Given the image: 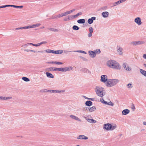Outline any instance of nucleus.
<instances>
[{
    "instance_id": "f257e3e1",
    "label": "nucleus",
    "mask_w": 146,
    "mask_h": 146,
    "mask_svg": "<svg viewBox=\"0 0 146 146\" xmlns=\"http://www.w3.org/2000/svg\"><path fill=\"white\" fill-rule=\"evenodd\" d=\"M95 91L97 95L100 97H102L105 94L104 89L100 87H96Z\"/></svg>"
},
{
    "instance_id": "f03ea898",
    "label": "nucleus",
    "mask_w": 146,
    "mask_h": 146,
    "mask_svg": "<svg viewBox=\"0 0 146 146\" xmlns=\"http://www.w3.org/2000/svg\"><path fill=\"white\" fill-rule=\"evenodd\" d=\"M119 82V80L116 79H109L106 83V85L108 87H110L115 85Z\"/></svg>"
},
{
    "instance_id": "7ed1b4c3",
    "label": "nucleus",
    "mask_w": 146,
    "mask_h": 146,
    "mask_svg": "<svg viewBox=\"0 0 146 146\" xmlns=\"http://www.w3.org/2000/svg\"><path fill=\"white\" fill-rule=\"evenodd\" d=\"M100 52V50L99 49H97L93 51L89 50L88 52L89 56L92 58H94L96 54H99Z\"/></svg>"
},
{
    "instance_id": "20e7f679",
    "label": "nucleus",
    "mask_w": 146,
    "mask_h": 146,
    "mask_svg": "<svg viewBox=\"0 0 146 146\" xmlns=\"http://www.w3.org/2000/svg\"><path fill=\"white\" fill-rule=\"evenodd\" d=\"M73 69L72 66H68L62 68H55L54 70L61 72H66L67 71H70Z\"/></svg>"
},
{
    "instance_id": "39448f33",
    "label": "nucleus",
    "mask_w": 146,
    "mask_h": 146,
    "mask_svg": "<svg viewBox=\"0 0 146 146\" xmlns=\"http://www.w3.org/2000/svg\"><path fill=\"white\" fill-rule=\"evenodd\" d=\"M103 63H106L107 64H117L116 61L113 60L109 59L107 58L104 59L102 61Z\"/></svg>"
},
{
    "instance_id": "423d86ee",
    "label": "nucleus",
    "mask_w": 146,
    "mask_h": 146,
    "mask_svg": "<svg viewBox=\"0 0 146 146\" xmlns=\"http://www.w3.org/2000/svg\"><path fill=\"white\" fill-rule=\"evenodd\" d=\"M1 8H3L7 7H13L15 8H22L23 7V6H17L13 5H6L1 6Z\"/></svg>"
},
{
    "instance_id": "0eeeda50",
    "label": "nucleus",
    "mask_w": 146,
    "mask_h": 146,
    "mask_svg": "<svg viewBox=\"0 0 146 146\" xmlns=\"http://www.w3.org/2000/svg\"><path fill=\"white\" fill-rule=\"evenodd\" d=\"M144 41H135L131 42V44L133 46H137L144 44Z\"/></svg>"
},
{
    "instance_id": "6e6552de",
    "label": "nucleus",
    "mask_w": 146,
    "mask_h": 146,
    "mask_svg": "<svg viewBox=\"0 0 146 146\" xmlns=\"http://www.w3.org/2000/svg\"><path fill=\"white\" fill-rule=\"evenodd\" d=\"M117 54L120 55H123V48L120 46H117Z\"/></svg>"
},
{
    "instance_id": "1a4fd4ad",
    "label": "nucleus",
    "mask_w": 146,
    "mask_h": 146,
    "mask_svg": "<svg viewBox=\"0 0 146 146\" xmlns=\"http://www.w3.org/2000/svg\"><path fill=\"white\" fill-rule=\"evenodd\" d=\"M134 21L135 23L138 25H140L142 24V22L141 18L139 17H137L135 18Z\"/></svg>"
},
{
    "instance_id": "9d476101",
    "label": "nucleus",
    "mask_w": 146,
    "mask_h": 146,
    "mask_svg": "<svg viewBox=\"0 0 146 146\" xmlns=\"http://www.w3.org/2000/svg\"><path fill=\"white\" fill-rule=\"evenodd\" d=\"M111 125L109 123L104 124L103 127V128L107 130H111Z\"/></svg>"
},
{
    "instance_id": "9b49d317",
    "label": "nucleus",
    "mask_w": 146,
    "mask_h": 146,
    "mask_svg": "<svg viewBox=\"0 0 146 146\" xmlns=\"http://www.w3.org/2000/svg\"><path fill=\"white\" fill-rule=\"evenodd\" d=\"M101 81L103 82H107L108 80V77L106 75H102L101 76Z\"/></svg>"
},
{
    "instance_id": "f8f14e48",
    "label": "nucleus",
    "mask_w": 146,
    "mask_h": 146,
    "mask_svg": "<svg viewBox=\"0 0 146 146\" xmlns=\"http://www.w3.org/2000/svg\"><path fill=\"white\" fill-rule=\"evenodd\" d=\"M127 0H119L117 2H115L113 3V7L116 6L117 5H119L121 3H123L125 1Z\"/></svg>"
},
{
    "instance_id": "ddd939ff",
    "label": "nucleus",
    "mask_w": 146,
    "mask_h": 146,
    "mask_svg": "<svg viewBox=\"0 0 146 146\" xmlns=\"http://www.w3.org/2000/svg\"><path fill=\"white\" fill-rule=\"evenodd\" d=\"M75 9H73L70 11H66L65 12L63 13L64 16H66L68 15L71 14L73 12L75 11Z\"/></svg>"
},
{
    "instance_id": "4468645a",
    "label": "nucleus",
    "mask_w": 146,
    "mask_h": 146,
    "mask_svg": "<svg viewBox=\"0 0 146 146\" xmlns=\"http://www.w3.org/2000/svg\"><path fill=\"white\" fill-rule=\"evenodd\" d=\"M70 117L71 118L73 119H74V120L78 121L80 122L81 121V119H80L78 117H77L73 115H70Z\"/></svg>"
},
{
    "instance_id": "2eb2a0df",
    "label": "nucleus",
    "mask_w": 146,
    "mask_h": 146,
    "mask_svg": "<svg viewBox=\"0 0 146 146\" xmlns=\"http://www.w3.org/2000/svg\"><path fill=\"white\" fill-rule=\"evenodd\" d=\"M47 43V42L46 41H43L41 42L38 43L36 44H33L31 43V45L36 46V47H38L40 46L41 45L43 44H45Z\"/></svg>"
},
{
    "instance_id": "dca6fc26",
    "label": "nucleus",
    "mask_w": 146,
    "mask_h": 146,
    "mask_svg": "<svg viewBox=\"0 0 146 146\" xmlns=\"http://www.w3.org/2000/svg\"><path fill=\"white\" fill-rule=\"evenodd\" d=\"M109 13L107 11H104L102 13L101 15L104 18H107L109 16Z\"/></svg>"
},
{
    "instance_id": "f3484780",
    "label": "nucleus",
    "mask_w": 146,
    "mask_h": 146,
    "mask_svg": "<svg viewBox=\"0 0 146 146\" xmlns=\"http://www.w3.org/2000/svg\"><path fill=\"white\" fill-rule=\"evenodd\" d=\"M82 14V13L80 12L74 15H71V18H72V19L73 20L74 19L76 18L79 16L81 15Z\"/></svg>"
},
{
    "instance_id": "a211bd4d",
    "label": "nucleus",
    "mask_w": 146,
    "mask_h": 146,
    "mask_svg": "<svg viewBox=\"0 0 146 146\" xmlns=\"http://www.w3.org/2000/svg\"><path fill=\"white\" fill-rule=\"evenodd\" d=\"M96 19V17H92L91 18L89 19L88 21V23L90 24H92L94 20Z\"/></svg>"
},
{
    "instance_id": "6ab92c4d",
    "label": "nucleus",
    "mask_w": 146,
    "mask_h": 146,
    "mask_svg": "<svg viewBox=\"0 0 146 146\" xmlns=\"http://www.w3.org/2000/svg\"><path fill=\"white\" fill-rule=\"evenodd\" d=\"M41 25V24L39 23H37L35 24H34L31 25H29V28H34L39 27Z\"/></svg>"
},
{
    "instance_id": "aec40b11",
    "label": "nucleus",
    "mask_w": 146,
    "mask_h": 146,
    "mask_svg": "<svg viewBox=\"0 0 146 146\" xmlns=\"http://www.w3.org/2000/svg\"><path fill=\"white\" fill-rule=\"evenodd\" d=\"M86 108L87 110H89L90 112H92L96 110V108L94 106H92L90 108L89 107L88 108L86 107Z\"/></svg>"
},
{
    "instance_id": "412c9836",
    "label": "nucleus",
    "mask_w": 146,
    "mask_h": 146,
    "mask_svg": "<svg viewBox=\"0 0 146 146\" xmlns=\"http://www.w3.org/2000/svg\"><path fill=\"white\" fill-rule=\"evenodd\" d=\"M130 111L128 109H125L123 110L122 114L123 115H126L129 113Z\"/></svg>"
},
{
    "instance_id": "4be33fe9",
    "label": "nucleus",
    "mask_w": 146,
    "mask_h": 146,
    "mask_svg": "<svg viewBox=\"0 0 146 146\" xmlns=\"http://www.w3.org/2000/svg\"><path fill=\"white\" fill-rule=\"evenodd\" d=\"M81 71L83 72L88 73L90 74H91V72L86 68H82L81 69Z\"/></svg>"
},
{
    "instance_id": "5701e85b",
    "label": "nucleus",
    "mask_w": 146,
    "mask_h": 146,
    "mask_svg": "<svg viewBox=\"0 0 146 146\" xmlns=\"http://www.w3.org/2000/svg\"><path fill=\"white\" fill-rule=\"evenodd\" d=\"M87 121L89 122L92 123H94L96 122V121L93 119H90L89 118L86 119Z\"/></svg>"
},
{
    "instance_id": "b1692460",
    "label": "nucleus",
    "mask_w": 146,
    "mask_h": 146,
    "mask_svg": "<svg viewBox=\"0 0 146 146\" xmlns=\"http://www.w3.org/2000/svg\"><path fill=\"white\" fill-rule=\"evenodd\" d=\"M123 66L124 68L127 71H130L131 70L130 67L128 66L127 64H123Z\"/></svg>"
},
{
    "instance_id": "393cba45",
    "label": "nucleus",
    "mask_w": 146,
    "mask_h": 146,
    "mask_svg": "<svg viewBox=\"0 0 146 146\" xmlns=\"http://www.w3.org/2000/svg\"><path fill=\"white\" fill-rule=\"evenodd\" d=\"M47 76L49 78H54V76L51 73L48 72L46 73Z\"/></svg>"
},
{
    "instance_id": "a878e982",
    "label": "nucleus",
    "mask_w": 146,
    "mask_h": 146,
    "mask_svg": "<svg viewBox=\"0 0 146 146\" xmlns=\"http://www.w3.org/2000/svg\"><path fill=\"white\" fill-rule=\"evenodd\" d=\"M63 53V50H54V54H60Z\"/></svg>"
},
{
    "instance_id": "bb28decb",
    "label": "nucleus",
    "mask_w": 146,
    "mask_h": 146,
    "mask_svg": "<svg viewBox=\"0 0 146 146\" xmlns=\"http://www.w3.org/2000/svg\"><path fill=\"white\" fill-rule=\"evenodd\" d=\"M71 16V15H68L67 16V18L65 17L64 19V21H68L72 20V18H70Z\"/></svg>"
},
{
    "instance_id": "cd10ccee",
    "label": "nucleus",
    "mask_w": 146,
    "mask_h": 146,
    "mask_svg": "<svg viewBox=\"0 0 146 146\" xmlns=\"http://www.w3.org/2000/svg\"><path fill=\"white\" fill-rule=\"evenodd\" d=\"M77 22L79 24H83L85 23V20L84 19H80L78 20Z\"/></svg>"
},
{
    "instance_id": "c85d7f7f",
    "label": "nucleus",
    "mask_w": 146,
    "mask_h": 146,
    "mask_svg": "<svg viewBox=\"0 0 146 146\" xmlns=\"http://www.w3.org/2000/svg\"><path fill=\"white\" fill-rule=\"evenodd\" d=\"M64 16L63 13H62L60 14H59L57 15H55L54 16V18H59L62 17Z\"/></svg>"
},
{
    "instance_id": "c756f323",
    "label": "nucleus",
    "mask_w": 146,
    "mask_h": 146,
    "mask_svg": "<svg viewBox=\"0 0 146 146\" xmlns=\"http://www.w3.org/2000/svg\"><path fill=\"white\" fill-rule=\"evenodd\" d=\"M140 73L144 76H146V71L141 69H140Z\"/></svg>"
},
{
    "instance_id": "7c9ffc66",
    "label": "nucleus",
    "mask_w": 146,
    "mask_h": 146,
    "mask_svg": "<svg viewBox=\"0 0 146 146\" xmlns=\"http://www.w3.org/2000/svg\"><path fill=\"white\" fill-rule=\"evenodd\" d=\"M48 29L50 31L54 32H58V29L54 28H48Z\"/></svg>"
},
{
    "instance_id": "2f4dec72",
    "label": "nucleus",
    "mask_w": 146,
    "mask_h": 146,
    "mask_svg": "<svg viewBox=\"0 0 146 146\" xmlns=\"http://www.w3.org/2000/svg\"><path fill=\"white\" fill-rule=\"evenodd\" d=\"M92 102L90 101H87L85 103V104L88 106H90L92 105Z\"/></svg>"
},
{
    "instance_id": "473e14b6",
    "label": "nucleus",
    "mask_w": 146,
    "mask_h": 146,
    "mask_svg": "<svg viewBox=\"0 0 146 146\" xmlns=\"http://www.w3.org/2000/svg\"><path fill=\"white\" fill-rule=\"evenodd\" d=\"M49 63L51 64L52 63V64H63L64 63L60 62H48Z\"/></svg>"
},
{
    "instance_id": "72a5a7b5",
    "label": "nucleus",
    "mask_w": 146,
    "mask_h": 146,
    "mask_svg": "<svg viewBox=\"0 0 146 146\" xmlns=\"http://www.w3.org/2000/svg\"><path fill=\"white\" fill-rule=\"evenodd\" d=\"M107 65L109 67L114 69L115 65H119V64H107Z\"/></svg>"
},
{
    "instance_id": "f704fd0d",
    "label": "nucleus",
    "mask_w": 146,
    "mask_h": 146,
    "mask_svg": "<svg viewBox=\"0 0 146 146\" xmlns=\"http://www.w3.org/2000/svg\"><path fill=\"white\" fill-rule=\"evenodd\" d=\"M74 52L83 53L85 54H87V53L86 52L82 50H75L74 51Z\"/></svg>"
},
{
    "instance_id": "c9c22d12",
    "label": "nucleus",
    "mask_w": 146,
    "mask_h": 146,
    "mask_svg": "<svg viewBox=\"0 0 146 146\" xmlns=\"http://www.w3.org/2000/svg\"><path fill=\"white\" fill-rule=\"evenodd\" d=\"M29 45H31V43H29L23 45L22 46V47L24 48H25L27 47H28L29 46Z\"/></svg>"
},
{
    "instance_id": "e433bc0d",
    "label": "nucleus",
    "mask_w": 146,
    "mask_h": 146,
    "mask_svg": "<svg viewBox=\"0 0 146 146\" xmlns=\"http://www.w3.org/2000/svg\"><path fill=\"white\" fill-rule=\"evenodd\" d=\"M45 51L48 53H52L54 54V50L48 49L46 50Z\"/></svg>"
},
{
    "instance_id": "4c0bfd02",
    "label": "nucleus",
    "mask_w": 146,
    "mask_h": 146,
    "mask_svg": "<svg viewBox=\"0 0 146 146\" xmlns=\"http://www.w3.org/2000/svg\"><path fill=\"white\" fill-rule=\"evenodd\" d=\"M24 51L25 52H32L34 53H35L36 51L35 50H30V49H25Z\"/></svg>"
},
{
    "instance_id": "58836bf2",
    "label": "nucleus",
    "mask_w": 146,
    "mask_h": 146,
    "mask_svg": "<svg viewBox=\"0 0 146 146\" xmlns=\"http://www.w3.org/2000/svg\"><path fill=\"white\" fill-rule=\"evenodd\" d=\"M121 69V66L120 64L119 65H115L114 69L119 70Z\"/></svg>"
},
{
    "instance_id": "ea45409f",
    "label": "nucleus",
    "mask_w": 146,
    "mask_h": 146,
    "mask_svg": "<svg viewBox=\"0 0 146 146\" xmlns=\"http://www.w3.org/2000/svg\"><path fill=\"white\" fill-rule=\"evenodd\" d=\"M72 29L74 30L77 31L79 29V28L76 25H74L72 27Z\"/></svg>"
},
{
    "instance_id": "a19ab883",
    "label": "nucleus",
    "mask_w": 146,
    "mask_h": 146,
    "mask_svg": "<svg viewBox=\"0 0 146 146\" xmlns=\"http://www.w3.org/2000/svg\"><path fill=\"white\" fill-rule=\"evenodd\" d=\"M22 79L25 82H29L30 81L29 79L26 77H22Z\"/></svg>"
},
{
    "instance_id": "79ce46f5",
    "label": "nucleus",
    "mask_w": 146,
    "mask_h": 146,
    "mask_svg": "<svg viewBox=\"0 0 146 146\" xmlns=\"http://www.w3.org/2000/svg\"><path fill=\"white\" fill-rule=\"evenodd\" d=\"M65 90H55V93H62L65 92Z\"/></svg>"
},
{
    "instance_id": "37998d69",
    "label": "nucleus",
    "mask_w": 146,
    "mask_h": 146,
    "mask_svg": "<svg viewBox=\"0 0 146 146\" xmlns=\"http://www.w3.org/2000/svg\"><path fill=\"white\" fill-rule=\"evenodd\" d=\"M117 125L116 124H114L111 125V130H113L115 129L116 128Z\"/></svg>"
},
{
    "instance_id": "c03bdc74",
    "label": "nucleus",
    "mask_w": 146,
    "mask_h": 146,
    "mask_svg": "<svg viewBox=\"0 0 146 146\" xmlns=\"http://www.w3.org/2000/svg\"><path fill=\"white\" fill-rule=\"evenodd\" d=\"M88 137L84 135H81V139L87 140L88 139Z\"/></svg>"
},
{
    "instance_id": "a18cd8bd",
    "label": "nucleus",
    "mask_w": 146,
    "mask_h": 146,
    "mask_svg": "<svg viewBox=\"0 0 146 146\" xmlns=\"http://www.w3.org/2000/svg\"><path fill=\"white\" fill-rule=\"evenodd\" d=\"M126 86L128 88H131L133 87V86L131 83L128 84Z\"/></svg>"
},
{
    "instance_id": "49530a36",
    "label": "nucleus",
    "mask_w": 146,
    "mask_h": 146,
    "mask_svg": "<svg viewBox=\"0 0 146 146\" xmlns=\"http://www.w3.org/2000/svg\"><path fill=\"white\" fill-rule=\"evenodd\" d=\"M55 68H54L52 67H50L48 68V71H56L54 70Z\"/></svg>"
},
{
    "instance_id": "de8ad7c7",
    "label": "nucleus",
    "mask_w": 146,
    "mask_h": 146,
    "mask_svg": "<svg viewBox=\"0 0 146 146\" xmlns=\"http://www.w3.org/2000/svg\"><path fill=\"white\" fill-rule=\"evenodd\" d=\"M21 29H29V26H25L24 27H21Z\"/></svg>"
},
{
    "instance_id": "09e8293b",
    "label": "nucleus",
    "mask_w": 146,
    "mask_h": 146,
    "mask_svg": "<svg viewBox=\"0 0 146 146\" xmlns=\"http://www.w3.org/2000/svg\"><path fill=\"white\" fill-rule=\"evenodd\" d=\"M94 29L92 27H90L89 29V31L90 33H92Z\"/></svg>"
},
{
    "instance_id": "8fccbe9b",
    "label": "nucleus",
    "mask_w": 146,
    "mask_h": 146,
    "mask_svg": "<svg viewBox=\"0 0 146 146\" xmlns=\"http://www.w3.org/2000/svg\"><path fill=\"white\" fill-rule=\"evenodd\" d=\"M6 100V97H3L0 96V100Z\"/></svg>"
},
{
    "instance_id": "3c124183",
    "label": "nucleus",
    "mask_w": 146,
    "mask_h": 146,
    "mask_svg": "<svg viewBox=\"0 0 146 146\" xmlns=\"http://www.w3.org/2000/svg\"><path fill=\"white\" fill-rule=\"evenodd\" d=\"M131 108L133 111H134L135 109V106L133 104H132Z\"/></svg>"
},
{
    "instance_id": "603ef678",
    "label": "nucleus",
    "mask_w": 146,
    "mask_h": 146,
    "mask_svg": "<svg viewBox=\"0 0 146 146\" xmlns=\"http://www.w3.org/2000/svg\"><path fill=\"white\" fill-rule=\"evenodd\" d=\"M80 58L83 61H86L87 60V59L86 58H85L83 57L80 56Z\"/></svg>"
},
{
    "instance_id": "864d4df0",
    "label": "nucleus",
    "mask_w": 146,
    "mask_h": 146,
    "mask_svg": "<svg viewBox=\"0 0 146 146\" xmlns=\"http://www.w3.org/2000/svg\"><path fill=\"white\" fill-rule=\"evenodd\" d=\"M6 100H11L12 99V96L6 97Z\"/></svg>"
},
{
    "instance_id": "5fc2aeb1",
    "label": "nucleus",
    "mask_w": 146,
    "mask_h": 146,
    "mask_svg": "<svg viewBox=\"0 0 146 146\" xmlns=\"http://www.w3.org/2000/svg\"><path fill=\"white\" fill-rule=\"evenodd\" d=\"M108 105L111 106H113L114 105V104H113L110 101L109 102H108Z\"/></svg>"
},
{
    "instance_id": "6e6d98bb",
    "label": "nucleus",
    "mask_w": 146,
    "mask_h": 146,
    "mask_svg": "<svg viewBox=\"0 0 146 146\" xmlns=\"http://www.w3.org/2000/svg\"><path fill=\"white\" fill-rule=\"evenodd\" d=\"M49 92L52 93H55V90H49Z\"/></svg>"
},
{
    "instance_id": "4d7b16f0",
    "label": "nucleus",
    "mask_w": 146,
    "mask_h": 146,
    "mask_svg": "<svg viewBox=\"0 0 146 146\" xmlns=\"http://www.w3.org/2000/svg\"><path fill=\"white\" fill-rule=\"evenodd\" d=\"M100 102H101L102 103H104V102L105 101L104 100V99L102 98H101L100 99Z\"/></svg>"
},
{
    "instance_id": "13d9d810",
    "label": "nucleus",
    "mask_w": 146,
    "mask_h": 146,
    "mask_svg": "<svg viewBox=\"0 0 146 146\" xmlns=\"http://www.w3.org/2000/svg\"><path fill=\"white\" fill-rule=\"evenodd\" d=\"M107 6H104L102 8V9L104 10H106L107 9Z\"/></svg>"
},
{
    "instance_id": "bf43d9fd",
    "label": "nucleus",
    "mask_w": 146,
    "mask_h": 146,
    "mask_svg": "<svg viewBox=\"0 0 146 146\" xmlns=\"http://www.w3.org/2000/svg\"><path fill=\"white\" fill-rule=\"evenodd\" d=\"M92 33H89L88 35V36L89 37H90L92 36Z\"/></svg>"
},
{
    "instance_id": "052dcab7",
    "label": "nucleus",
    "mask_w": 146,
    "mask_h": 146,
    "mask_svg": "<svg viewBox=\"0 0 146 146\" xmlns=\"http://www.w3.org/2000/svg\"><path fill=\"white\" fill-rule=\"evenodd\" d=\"M143 57L145 59H146V54H144L143 55Z\"/></svg>"
},
{
    "instance_id": "680f3d73",
    "label": "nucleus",
    "mask_w": 146,
    "mask_h": 146,
    "mask_svg": "<svg viewBox=\"0 0 146 146\" xmlns=\"http://www.w3.org/2000/svg\"><path fill=\"white\" fill-rule=\"evenodd\" d=\"M81 135H80L78 137L77 139H81Z\"/></svg>"
},
{
    "instance_id": "e2e57ef3",
    "label": "nucleus",
    "mask_w": 146,
    "mask_h": 146,
    "mask_svg": "<svg viewBox=\"0 0 146 146\" xmlns=\"http://www.w3.org/2000/svg\"><path fill=\"white\" fill-rule=\"evenodd\" d=\"M44 92H49V90H48L46 89H45L44 90Z\"/></svg>"
},
{
    "instance_id": "0e129e2a",
    "label": "nucleus",
    "mask_w": 146,
    "mask_h": 146,
    "mask_svg": "<svg viewBox=\"0 0 146 146\" xmlns=\"http://www.w3.org/2000/svg\"><path fill=\"white\" fill-rule=\"evenodd\" d=\"M104 104H107V105H108V103L107 102H106V101H105L104 102Z\"/></svg>"
},
{
    "instance_id": "69168bd1",
    "label": "nucleus",
    "mask_w": 146,
    "mask_h": 146,
    "mask_svg": "<svg viewBox=\"0 0 146 146\" xmlns=\"http://www.w3.org/2000/svg\"><path fill=\"white\" fill-rule=\"evenodd\" d=\"M21 29V28L19 27V28H17L15 29L16 30H20Z\"/></svg>"
},
{
    "instance_id": "338daca9",
    "label": "nucleus",
    "mask_w": 146,
    "mask_h": 146,
    "mask_svg": "<svg viewBox=\"0 0 146 146\" xmlns=\"http://www.w3.org/2000/svg\"><path fill=\"white\" fill-rule=\"evenodd\" d=\"M143 124L144 125H146V122L145 121H144L143 122Z\"/></svg>"
},
{
    "instance_id": "774afa93",
    "label": "nucleus",
    "mask_w": 146,
    "mask_h": 146,
    "mask_svg": "<svg viewBox=\"0 0 146 146\" xmlns=\"http://www.w3.org/2000/svg\"><path fill=\"white\" fill-rule=\"evenodd\" d=\"M44 28V26H43L41 27L40 28L41 29H43Z\"/></svg>"
}]
</instances>
